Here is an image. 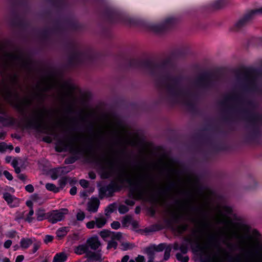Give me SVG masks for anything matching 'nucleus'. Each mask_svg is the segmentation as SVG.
I'll use <instances>...</instances> for the list:
<instances>
[{
    "label": "nucleus",
    "mask_w": 262,
    "mask_h": 262,
    "mask_svg": "<svg viewBox=\"0 0 262 262\" xmlns=\"http://www.w3.org/2000/svg\"><path fill=\"white\" fill-rule=\"evenodd\" d=\"M180 250L184 253H185L187 252V249L186 248H185V247H181L180 248Z\"/></svg>",
    "instance_id": "nucleus-60"
},
{
    "label": "nucleus",
    "mask_w": 262,
    "mask_h": 262,
    "mask_svg": "<svg viewBox=\"0 0 262 262\" xmlns=\"http://www.w3.org/2000/svg\"><path fill=\"white\" fill-rule=\"evenodd\" d=\"M69 148L71 152L75 153L85 154L84 145L80 139L72 140L68 143Z\"/></svg>",
    "instance_id": "nucleus-8"
},
{
    "label": "nucleus",
    "mask_w": 262,
    "mask_h": 262,
    "mask_svg": "<svg viewBox=\"0 0 262 262\" xmlns=\"http://www.w3.org/2000/svg\"><path fill=\"white\" fill-rule=\"evenodd\" d=\"M67 259V255L64 252H60L55 255L52 262H64Z\"/></svg>",
    "instance_id": "nucleus-15"
},
{
    "label": "nucleus",
    "mask_w": 262,
    "mask_h": 262,
    "mask_svg": "<svg viewBox=\"0 0 262 262\" xmlns=\"http://www.w3.org/2000/svg\"><path fill=\"white\" fill-rule=\"evenodd\" d=\"M24 257L23 255H18L17 256L16 259H15V262H22L23 260H24Z\"/></svg>",
    "instance_id": "nucleus-46"
},
{
    "label": "nucleus",
    "mask_w": 262,
    "mask_h": 262,
    "mask_svg": "<svg viewBox=\"0 0 262 262\" xmlns=\"http://www.w3.org/2000/svg\"><path fill=\"white\" fill-rule=\"evenodd\" d=\"M46 189L49 191L54 192H57L60 190L59 187H57L54 184L52 183H47L46 185Z\"/></svg>",
    "instance_id": "nucleus-21"
},
{
    "label": "nucleus",
    "mask_w": 262,
    "mask_h": 262,
    "mask_svg": "<svg viewBox=\"0 0 262 262\" xmlns=\"http://www.w3.org/2000/svg\"><path fill=\"white\" fill-rule=\"evenodd\" d=\"M122 238V234L120 232H114L112 231L111 239L114 241L120 240Z\"/></svg>",
    "instance_id": "nucleus-27"
},
{
    "label": "nucleus",
    "mask_w": 262,
    "mask_h": 262,
    "mask_svg": "<svg viewBox=\"0 0 262 262\" xmlns=\"http://www.w3.org/2000/svg\"><path fill=\"white\" fill-rule=\"evenodd\" d=\"M34 214V210L33 209H30L28 213L26 214V217L25 218V221L26 222H27L29 223H32L33 220H34V218L33 217V215Z\"/></svg>",
    "instance_id": "nucleus-22"
},
{
    "label": "nucleus",
    "mask_w": 262,
    "mask_h": 262,
    "mask_svg": "<svg viewBox=\"0 0 262 262\" xmlns=\"http://www.w3.org/2000/svg\"><path fill=\"white\" fill-rule=\"evenodd\" d=\"M77 192V188L75 187H73L70 190V193L71 195H75Z\"/></svg>",
    "instance_id": "nucleus-47"
},
{
    "label": "nucleus",
    "mask_w": 262,
    "mask_h": 262,
    "mask_svg": "<svg viewBox=\"0 0 262 262\" xmlns=\"http://www.w3.org/2000/svg\"><path fill=\"white\" fill-rule=\"evenodd\" d=\"M128 211V208L125 205H120L119 207V211L120 213L123 214Z\"/></svg>",
    "instance_id": "nucleus-31"
},
{
    "label": "nucleus",
    "mask_w": 262,
    "mask_h": 262,
    "mask_svg": "<svg viewBox=\"0 0 262 262\" xmlns=\"http://www.w3.org/2000/svg\"><path fill=\"white\" fill-rule=\"evenodd\" d=\"M63 143L64 144L63 147H60L59 144L56 145V149L57 151L61 152L66 149L68 143L67 142H64Z\"/></svg>",
    "instance_id": "nucleus-30"
},
{
    "label": "nucleus",
    "mask_w": 262,
    "mask_h": 262,
    "mask_svg": "<svg viewBox=\"0 0 262 262\" xmlns=\"http://www.w3.org/2000/svg\"><path fill=\"white\" fill-rule=\"evenodd\" d=\"M201 251L208 257L209 262H239V259L231 255L224 248L215 242L213 236L202 241L200 246Z\"/></svg>",
    "instance_id": "nucleus-3"
},
{
    "label": "nucleus",
    "mask_w": 262,
    "mask_h": 262,
    "mask_svg": "<svg viewBox=\"0 0 262 262\" xmlns=\"http://www.w3.org/2000/svg\"><path fill=\"white\" fill-rule=\"evenodd\" d=\"M59 182V184L60 185V189L61 188H62L66 185V181L64 179L62 178V179H61L59 180L58 181Z\"/></svg>",
    "instance_id": "nucleus-40"
},
{
    "label": "nucleus",
    "mask_w": 262,
    "mask_h": 262,
    "mask_svg": "<svg viewBox=\"0 0 262 262\" xmlns=\"http://www.w3.org/2000/svg\"><path fill=\"white\" fill-rule=\"evenodd\" d=\"M128 262H136L135 260L134 259H130V260H129Z\"/></svg>",
    "instance_id": "nucleus-64"
},
{
    "label": "nucleus",
    "mask_w": 262,
    "mask_h": 262,
    "mask_svg": "<svg viewBox=\"0 0 262 262\" xmlns=\"http://www.w3.org/2000/svg\"><path fill=\"white\" fill-rule=\"evenodd\" d=\"M35 238H23L20 241V246L22 249H28L34 242Z\"/></svg>",
    "instance_id": "nucleus-13"
},
{
    "label": "nucleus",
    "mask_w": 262,
    "mask_h": 262,
    "mask_svg": "<svg viewBox=\"0 0 262 262\" xmlns=\"http://www.w3.org/2000/svg\"><path fill=\"white\" fill-rule=\"evenodd\" d=\"M88 257L91 259H96V254L94 253L90 254Z\"/></svg>",
    "instance_id": "nucleus-56"
},
{
    "label": "nucleus",
    "mask_w": 262,
    "mask_h": 262,
    "mask_svg": "<svg viewBox=\"0 0 262 262\" xmlns=\"http://www.w3.org/2000/svg\"><path fill=\"white\" fill-rule=\"evenodd\" d=\"M18 161L16 159H14L11 162V165L13 167V168L18 167Z\"/></svg>",
    "instance_id": "nucleus-48"
},
{
    "label": "nucleus",
    "mask_w": 262,
    "mask_h": 262,
    "mask_svg": "<svg viewBox=\"0 0 262 262\" xmlns=\"http://www.w3.org/2000/svg\"><path fill=\"white\" fill-rule=\"evenodd\" d=\"M14 168V170H15V171L16 173L17 174H19L20 172V167H19L18 166V167H15Z\"/></svg>",
    "instance_id": "nucleus-59"
},
{
    "label": "nucleus",
    "mask_w": 262,
    "mask_h": 262,
    "mask_svg": "<svg viewBox=\"0 0 262 262\" xmlns=\"http://www.w3.org/2000/svg\"><path fill=\"white\" fill-rule=\"evenodd\" d=\"M249 15L247 13L243 18L239 20L234 25L235 30H238L244 27L251 19Z\"/></svg>",
    "instance_id": "nucleus-12"
},
{
    "label": "nucleus",
    "mask_w": 262,
    "mask_h": 262,
    "mask_svg": "<svg viewBox=\"0 0 262 262\" xmlns=\"http://www.w3.org/2000/svg\"><path fill=\"white\" fill-rule=\"evenodd\" d=\"M3 198L7 202V203L11 206H12V203L14 201L17 200L16 198L8 192H5L4 193Z\"/></svg>",
    "instance_id": "nucleus-16"
},
{
    "label": "nucleus",
    "mask_w": 262,
    "mask_h": 262,
    "mask_svg": "<svg viewBox=\"0 0 262 262\" xmlns=\"http://www.w3.org/2000/svg\"><path fill=\"white\" fill-rule=\"evenodd\" d=\"M12 245V241L11 240L6 241L4 244V246L6 248H9Z\"/></svg>",
    "instance_id": "nucleus-45"
},
{
    "label": "nucleus",
    "mask_w": 262,
    "mask_h": 262,
    "mask_svg": "<svg viewBox=\"0 0 262 262\" xmlns=\"http://www.w3.org/2000/svg\"><path fill=\"white\" fill-rule=\"evenodd\" d=\"M121 249L125 251L132 249L135 247V246L131 243L128 242H124L121 244Z\"/></svg>",
    "instance_id": "nucleus-23"
},
{
    "label": "nucleus",
    "mask_w": 262,
    "mask_h": 262,
    "mask_svg": "<svg viewBox=\"0 0 262 262\" xmlns=\"http://www.w3.org/2000/svg\"><path fill=\"white\" fill-rule=\"evenodd\" d=\"M99 235L104 241H107L108 238L111 239L112 231L107 230H103L99 232Z\"/></svg>",
    "instance_id": "nucleus-18"
},
{
    "label": "nucleus",
    "mask_w": 262,
    "mask_h": 262,
    "mask_svg": "<svg viewBox=\"0 0 262 262\" xmlns=\"http://www.w3.org/2000/svg\"><path fill=\"white\" fill-rule=\"evenodd\" d=\"M99 205V200L97 198H92L88 203L87 210L90 212H96L98 210Z\"/></svg>",
    "instance_id": "nucleus-10"
},
{
    "label": "nucleus",
    "mask_w": 262,
    "mask_h": 262,
    "mask_svg": "<svg viewBox=\"0 0 262 262\" xmlns=\"http://www.w3.org/2000/svg\"><path fill=\"white\" fill-rule=\"evenodd\" d=\"M25 189L27 191L30 193L33 192L34 190L33 186L31 184L27 185L25 187Z\"/></svg>",
    "instance_id": "nucleus-36"
},
{
    "label": "nucleus",
    "mask_w": 262,
    "mask_h": 262,
    "mask_svg": "<svg viewBox=\"0 0 262 262\" xmlns=\"http://www.w3.org/2000/svg\"><path fill=\"white\" fill-rule=\"evenodd\" d=\"M7 149V145L5 143H0V151L4 152Z\"/></svg>",
    "instance_id": "nucleus-42"
},
{
    "label": "nucleus",
    "mask_w": 262,
    "mask_h": 262,
    "mask_svg": "<svg viewBox=\"0 0 262 262\" xmlns=\"http://www.w3.org/2000/svg\"><path fill=\"white\" fill-rule=\"evenodd\" d=\"M11 160V157H7L6 158V161H7V162L9 163L10 162Z\"/></svg>",
    "instance_id": "nucleus-62"
},
{
    "label": "nucleus",
    "mask_w": 262,
    "mask_h": 262,
    "mask_svg": "<svg viewBox=\"0 0 262 262\" xmlns=\"http://www.w3.org/2000/svg\"><path fill=\"white\" fill-rule=\"evenodd\" d=\"M4 174L5 176V177L8 180H12L13 179V176L12 174L8 171L5 170L4 171Z\"/></svg>",
    "instance_id": "nucleus-34"
},
{
    "label": "nucleus",
    "mask_w": 262,
    "mask_h": 262,
    "mask_svg": "<svg viewBox=\"0 0 262 262\" xmlns=\"http://www.w3.org/2000/svg\"><path fill=\"white\" fill-rule=\"evenodd\" d=\"M59 170V169H56L53 171V172L51 174V178L52 179L55 180L58 178V175L57 173L58 172Z\"/></svg>",
    "instance_id": "nucleus-39"
},
{
    "label": "nucleus",
    "mask_w": 262,
    "mask_h": 262,
    "mask_svg": "<svg viewBox=\"0 0 262 262\" xmlns=\"http://www.w3.org/2000/svg\"><path fill=\"white\" fill-rule=\"evenodd\" d=\"M118 244L117 243L113 240L111 239L110 241L108 242L107 249H110L111 248L116 249L117 247Z\"/></svg>",
    "instance_id": "nucleus-26"
},
{
    "label": "nucleus",
    "mask_w": 262,
    "mask_h": 262,
    "mask_svg": "<svg viewBox=\"0 0 262 262\" xmlns=\"http://www.w3.org/2000/svg\"><path fill=\"white\" fill-rule=\"evenodd\" d=\"M26 205L30 208V209H33V203L31 201L26 202Z\"/></svg>",
    "instance_id": "nucleus-54"
},
{
    "label": "nucleus",
    "mask_w": 262,
    "mask_h": 262,
    "mask_svg": "<svg viewBox=\"0 0 262 262\" xmlns=\"http://www.w3.org/2000/svg\"><path fill=\"white\" fill-rule=\"evenodd\" d=\"M86 244L88 247H90L93 250H96L101 245L97 236H93L88 238L86 241Z\"/></svg>",
    "instance_id": "nucleus-11"
},
{
    "label": "nucleus",
    "mask_w": 262,
    "mask_h": 262,
    "mask_svg": "<svg viewBox=\"0 0 262 262\" xmlns=\"http://www.w3.org/2000/svg\"><path fill=\"white\" fill-rule=\"evenodd\" d=\"M111 226L113 229L117 230L120 227L121 225L119 222L114 221L111 224Z\"/></svg>",
    "instance_id": "nucleus-33"
},
{
    "label": "nucleus",
    "mask_w": 262,
    "mask_h": 262,
    "mask_svg": "<svg viewBox=\"0 0 262 262\" xmlns=\"http://www.w3.org/2000/svg\"><path fill=\"white\" fill-rule=\"evenodd\" d=\"M129 259V256L128 255H125L122 257L121 262H127Z\"/></svg>",
    "instance_id": "nucleus-50"
},
{
    "label": "nucleus",
    "mask_w": 262,
    "mask_h": 262,
    "mask_svg": "<svg viewBox=\"0 0 262 262\" xmlns=\"http://www.w3.org/2000/svg\"><path fill=\"white\" fill-rule=\"evenodd\" d=\"M43 82L45 90L58 86L59 88V96L62 101L71 103L74 101L76 89L73 85L68 82L60 83L53 78L45 80Z\"/></svg>",
    "instance_id": "nucleus-4"
},
{
    "label": "nucleus",
    "mask_w": 262,
    "mask_h": 262,
    "mask_svg": "<svg viewBox=\"0 0 262 262\" xmlns=\"http://www.w3.org/2000/svg\"><path fill=\"white\" fill-rule=\"evenodd\" d=\"M165 246L166 245L165 244H161L157 247L156 250L157 251H162L165 249Z\"/></svg>",
    "instance_id": "nucleus-44"
},
{
    "label": "nucleus",
    "mask_w": 262,
    "mask_h": 262,
    "mask_svg": "<svg viewBox=\"0 0 262 262\" xmlns=\"http://www.w3.org/2000/svg\"><path fill=\"white\" fill-rule=\"evenodd\" d=\"M24 216V212H21V213H19V215H18L17 216H16V218L17 219H23Z\"/></svg>",
    "instance_id": "nucleus-57"
},
{
    "label": "nucleus",
    "mask_w": 262,
    "mask_h": 262,
    "mask_svg": "<svg viewBox=\"0 0 262 262\" xmlns=\"http://www.w3.org/2000/svg\"><path fill=\"white\" fill-rule=\"evenodd\" d=\"M85 213L81 210H79L76 214V219L79 221H82L85 219Z\"/></svg>",
    "instance_id": "nucleus-28"
},
{
    "label": "nucleus",
    "mask_w": 262,
    "mask_h": 262,
    "mask_svg": "<svg viewBox=\"0 0 262 262\" xmlns=\"http://www.w3.org/2000/svg\"><path fill=\"white\" fill-rule=\"evenodd\" d=\"M33 244V249H32V253H35L38 249L40 247L41 243L39 241H37L35 239V241L32 244Z\"/></svg>",
    "instance_id": "nucleus-29"
},
{
    "label": "nucleus",
    "mask_w": 262,
    "mask_h": 262,
    "mask_svg": "<svg viewBox=\"0 0 262 262\" xmlns=\"http://www.w3.org/2000/svg\"><path fill=\"white\" fill-rule=\"evenodd\" d=\"M46 112L44 109H41L35 113L33 118L30 121L29 125L37 129H41L46 127L44 117Z\"/></svg>",
    "instance_id": "nucleus-5"
},
{
    "label": "nucleus",
    "mask_w": 262,
    "mask_h": 262,
    "mask_svg": "<svg viewBox=\"0 0 262 262\" xmlns=\"http://www.w3.org/2000/svg\"><path fill=\"white\" fill-rule=\"evenodd\" d=\"M89 249L88 246L86 244L80 245L75 247L74 248V252L78 255H81L86 253Z\"/></svg>",
    "instance_id": "nucleus-14"
},
{
    "label": "nucleus",
    "mask_w": 262,
    "mask_h": 262,
    "mask_svg": "<svg viewBox=\"0 0 262 262\" xmlns=\"http://www.w3.org/2000/svg\"><path fill=\"white\" fill-rule=\"evenodd\" d=\"M67 232V228L66 227H61L57 230L56 235L58 238H61L66 236Z\"/></svg>",
    "instance_id": "nucleus-20"
},
{
    "label": "nucleus",
    "mask_w": 262,
    "mask_h": 262,
    "mask_svg": "<svg viewBox=\"0 0 262 262\" xmlns=\"http://www.w3.org/2000/svg\"><path fill=\"white\" fill-rule=\"evenodd\" d=\"M103 167L110 172H117L118 180L121 183L126 182L134 197L141 199L148 195L154 188V181L146 174L134 170L125 165L119 163L114 157L106 156Z\"/></svg>",
    "instance_id": "nucleus-1"
},
{
    "label": "nucleus",
    "mask_w": 262,
    "mask_h": 262,
    "mask_svg": "<svg viewBox=\"0 0 262 262\" xmlns=\"http://www.w3.org/2000/svg\"><path fill=\"white\" fill-rule=\"evenodd\" d=\"M107 219L103 215L95 217L94 220L89 221L86 223V227L89 229H94L95 227L97 228H103L107 223Z\"/></svg>",
    "instance_id": "nucleus-7"
},
{
    "label": "nucleus",
    "mask_w": 262,
    "mask_h": 262,
    "mask_svg": "<svg viewBox=\"0 0 262 262\" xmlns=\"http://www.w3.org/2000/svg\"><path fill=\"white\" fill-rule=\"evenodd\" d=\"M2 262H10V261L8 258L5 257L2 259Z\"/></svg>",
    "instance_id": "nucleus-61"
},
{
    "label": "nucleus",
    "mask_w": 262,
    "mask_h": 262,
    "mask_svg": "<svg viewBox=\"0 0 262 262\" xmlns=\"http://www.w3.org/2000/svg\"><path fill=\"white\" fill-rule=\"evenodd\" d=\"M176 257L177 259L181 262H187L189 260L187 256H183L181 253H177Z\"/></svg>",
    "instance_id": "nucleus-25"
},
{
    "label": "nucleus",
    "mask_w": 262,
    "mask_h": 262,
    "mask_svg": "<svg viewBox=\"0 0 262 262\" xmlns=\"http://www.w3.org/2000/svg\"><path fill=\"white\" fill-rule=\"evenodd\" d=\"M171 249L170 248H166L165 250L164 259L167 260L170 257Z\"/></svg>",
    "instance_id": "nucleus-32"
},
{
    "label": "nucleus",
    "mask_w": 262,
    "mask_h": 262,
    "mask_svg": "<svg viewBox=\"0 0 262 262\" xmlns=\"http://www.w3.org/2000/svg\"><path fill=\"white\" fill-rule=\"evenodd\" d=\"M123 131L124 135L126 136L125 139V144L130 145L132 146H136L138 144L139 141V138L137 134H133L132 135H129L124 128Z\"/></svg>",
    "instance_id": "nucleus-9"
},
{
    "label": "nucleus",
    "mask_w": 262,
    "mask_h": 262,
    "mask_svg": "<svg viewBox=\"0 0 262 262\" xmlns=\"http://www.w3.org/2000/svg\"><path fill=\"white\" fill-rule=\"evenodd\" d=\"M80 185L83 187V188H86L88 187L89 185V182L88 181L82 179L79 182Z\"/></svg>",
    "instance_id": "nucleus-35"
},
{
    "label": "nucleus",
    "mask_w": 262,
    "mask_h": 262,
    "mask_svg": "<svg viewBox=\"0 0 262 262\" xmlns=\"http://www.w3.org/2000/svg\"><path fill=\"white\" fill-rule=\"evenodd\" d=\"M248 13L249 15L251 18H252L253 17L256 15H262V7L252 10Z\"/></svg>",
    "instance_id": "nucleus-19"
},
{
    "label": "nucleus",
    "mask_w": 262,
    "mask_h": 262,
    "mask_svg": "<svg viewBox=\"0 0 262 262\" xmlns=\"http://www.w3.org/2000/svg\"><path fill=\"white\" fill-rule=\"evenodd\" d=\"M53 239V237L52 236L49 235H47L45 236L44 242L46 243H48L52 242Z\"/></svg>",
    "instance_id": "nucleus-41"
},
{
    "label": "nucleus",
    "mask_w": 262,
    "mask_h": 262,
    "mask_svg": "<svg viewBox=\"0 0 262 262\" xmlns=\"http://www.w3.org/2000/svg\"><path fill=\"white\" fill-rule=\"evenodd\" d=\"M89 176L90 178H91V179H95L96 178V174L93 172H89Z\"/></svg>",
    "instance_id": "nucleus-55"
},
{
    "label": "nucleus",
    "mask_w": 262,
    "mask_h": 262,
    "mask_svg": "<svg viewBox=\"0 0 262 262\" xmlns=\"http://www.w3.org/2000/svg\"><path fill=\"white\" fill-rule=\"evenodd\" d=\"M187 228V225L185 224L181 225L178 227V230L180 232L184 231Z\"/></svg>",
    "instance_id": "nucleus-38"
},
{
    "label": "nucleus",
    "mask_w": 262,
    "mask_h": 262,
    "mask_svg": "<svg viewBox=\"0 0 262 262\" xmlns=\"http://www.w3.org/2000/svg\"><path fill=\"white\" fill-rule=\"evenodd\" d=\"M115 210V206L113 204L108 205L105 209V214L106 216L110 215Z\"/></svg>",
    "instance_id": "nucleus-24"
},
{
    "label": "nucleus",
    "mask_w": 262,
    "mask_h": 262,
    "mask_svg": "<svg viewBox=\"0 0 262 262\" xmlns=\"http://www.w3.org/2000/svg\"><path fill=\"white\" fill-rule=\"evenodd\" d=\"M15 151H16V152H19V151H20V148H19V147H16V148H15Z\"/></svg>",
    "instance_id": "nucleus-63"
},
{
    "label": "nucleus",
    "mask_w": 262,
    "mask_h": 262,
    "mask_svg": "<svg viewBox=\"0 0 262 262\" xmlns=\"http://www.w3.org/2000/svg\"><path fill=\"white\" fill-rule=\"evenodd\" d=\"M80 196L82 198H86L88 196V192L86 190L80 192Z\"/></svg>",
    "instance_id": "nucleus-49"
},
{
    "label": "nucleus",
    "mask_w": 262,
    "mask_h": 262,
    "mask_svg": "<svg viewBox=\"0 0 262 262\" xmlns=\"http://www.w3.org/2000/svg\"><path fill=\"white\" fill-rule=\"evenodd\" d=\"M31 99L29 98H26L24 99L22 101V105H27L31 103Z\"/></svg>",
    "instance_id": "nucleus-43"
},
{
    "label": "nucleus",
    "mask_w": 262,
    "mask_h": 262,
    "mask_svg": "<svg viewBox=\"0 0 262 262\" xmlns=\"http://www.w3.org/2000/svg\"><path fill=\"white\" fill-rule=\"evenodd\" d=\"M11 59L13 61L19 60V58H18L15 55H13L11 57Z\"/></svg>",
    "instance_id": "nucleus-58"
},
{
    "label": "nucleus",
    "mask_w": 262,
    "mask_h": 262,
    "mask_svg": "<svg viewBox=\"0 0 262 262\" xmlns=\"http://www.w3.org/2000/svg\"><path fill=\"white\" fill-rule=\"evenodd\" d=\"M18 178L22 181H25L26 179V176L24 174L20 173L18 175Z\"/></svg>",
    "instance_id": "nucleus-52"
},
{
    "label": "nucleus",
    "mask_w": 262,
    "mask_h": 262,
    "mask_svg": "<svg viewBox=\"0 0 262 262\" xmlns=\"http://www.w3.org/2000/svg\"><path fill=\"white\" fill-rule=\"evenodd\" d=\"M125 203L128 205L133 206L135 204V202L133 200H126L125 201Z\"/></svg>",
    "instance_id": "nucleus-53"
},
{
    "label": "nucleus",
    "mask_w": 262,
    "mask_h": 262,
    "mask_svg": "<svg viewBox=\"0 0 262 262\" xmlns=\"http://www.w3.org/2000/svg\"><path fill=\"white\" fill-rule=\"evenodd\" d=\"M36 215L37 220L41 221L45 219H47V214L45 213V211L43 209L39 208L36 211Z\"/></svg>",
    "instance_id": "nucleus-17"
},
{
    "label": "nucleus",
    "mask_w": 262,
    "mask_h": 262,
    "mask_svg": "<svg viewBox=\"0 0 262 262\" xmlns=\"http://www.w3.org/2000/svg\"><path fill=\"white\" fill-rule=\"evenodd\" d=\"M69 213L67 208L52 210L47 213V219L49 222L55 224L64 220L65 215Z\"/></svg>",
    "instance_id": "nucleus-6"
},
{
    "label": "nucleus",
    "mask_w": 262,
    "mask_h": 262,
    "mask_svg": "<svg viewBox=\"0 0 262 262\" xmlns=\"http://www.w3.org/2000/svg\"><path fill=\"white\" fill-rule=\"evenodd\" d=\"M231 212L230 208L224 207L217 211L214 216L216 223H222L225 226L222 229V234L225 237L223 243L228 246V241L235 237L238 239L239 244L243 248L251 249L258 247L260 242L259 232L255 230L250 232L249 227L245 225L233 224L231 219L226 214Z\"/></svg>",
    "instance_id": "nucleus-2"
},
{
    "label": "nucleus",
    "mask_w": 262,
    "mask_h": 262,
    "mask_svg": "<svg viewBox=\"0 0 262 262\" xmlns=\"http://www.w3.org/2000/svg\"><path fill=\"white\" fill-rule=\"evenodd\" d=\"M15 233H16L15 231L9 232L7 234V236L9 237H11V238L14 237L15 235Z\"/></svg>",
    "instance_id": "nucleus-51"
},
{
    "label": "nucleus",
    "mask_w": 262,
    "mask_h": 262,
    "mask_svg": "<svg viewBox=\"0 0 262 262\" xmlns=\"http://www.w3.org/2000/svg\"><path fill=\"white\" fill-rule=\"evenodd\" d=\"M135 260L136 262H145V258L143 256L139 255Z\"/></svg>",
    "instance_id": "nucleus-37"
}]
</instances>
